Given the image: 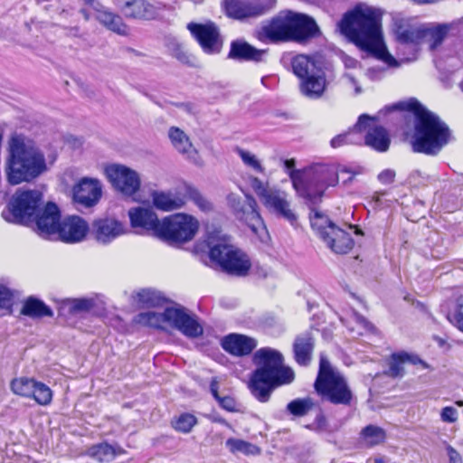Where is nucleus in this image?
Segmentation results:
<instances>
[{
	"label": "nucleus",
	"instance_id": "obj_1",
	"mask_svg": "<svg viewBox=\"0 0 463 463\" xmlns=\"http://www.w3.org/2000/svg\"><path fill=\"white\" fill-rule=\"evenodd\" d=\"M382 16L379 9L358 4L343 15L337 26L340 33L361 50L389 66L397 67L398 61L388 52L383 43Z\"/></svg>",
	"mask_w": 463,
	"mask_h": 463
},
{
	"label": "nucleus",
	"instance_id": "obj_2",
	"mask_svg": "<svg viewBox=\"0 0 463 463\" xmlns=\"http://www.w3.org/2000/svg\"><path fill=\"white\" fill-rule=\"evenodd\" d=\"M392 108L411 111L415 116L411 142L414 152L436 156L449 142L450 130L447 124L416 99L400 102Z\"/></svg>",
	"mask_w": 463,
	"mask_h": 463
},
{
	"label": "nucleus",
	"instance_id": "obj_3",
	"mask_svg": "<svg viewBox=\"0 0 463 463\" xmlns=\"http://www.w3.org/2000/svg\"><path fill=\"white\" fill-rule=\"evenodd\" d=\"M257 369L252 373L249 388L260 402L269 400L273 390L293 382V370L283 364L282 354L271 348H260L253 355Z\"/></svg>",
	"mask_w": 463,
	"mask_h": 463
},
{
	"label": "nucleus",
	"instance_id": "obj_4",
	"mask_svg": "<svg viewBox=\"0 0 463 463\" xmlns=\"http://www.w3.org/2000/svg\"><path fill=\"white\" fill-rule=\"evenodd\" d=\"M45 170V158L38 147L23 137L14 136L11 138L5 169L11 184L30 182Z\"/></svg>",
	"mask_w": 463,
	"mask_h": 463
},
{
	"label": "nucleus",
	"instance_id": "obj_5",
	"mask_svg": "<svg viewBox=\"0 0 463 463\" xmlns=\"http://www.w3.org/2000/svg\"><path fill=\"white\" fill-rule=\"evenodd\" d=\"M314 387L324 400L335 405H349L353 400V392L346 379L324 355L320 356Z\"/></svg>",
	"mask_w": 463,
	"mask_h": 463
},
{
	"label": "nucleus",
	"instance_id": "obj_6",
	"mask_svg": "<svg viewBox=\"0 0 463 463\" xmlns=\"http://www.w3.org/2000/svg\"><path fill=\"white\" fill-rule=\"evenodd\" d=\"M210 259L216 262L223 271L244 276L250 269L249 257L231 242V238L222 236L220 238H209Z\"/></svg>",
	"mask_w": 463,
	"mask_h": 463
},
{
	"label": "nucleus",
	"instance_id": "obj_7",
	"mask_svg": "<svg viewBox=\"0 0 463 463\" xmlns=\"http://www.w3.org/2000/svg\"><path fill=\"white\" fill-rule=\"evenodd\" d=\"M199 229V222L187 213H175L161 220L157 238L171 246L192 241Z\"/></svg>",
	"mask_w": 463,
	"mask_h": 463
},
{
	"label": "nucleus",
	"instance_id": "obj_8",
	"mask_svg": "<svg viewBox=\"0 0 463 463\" xmlns=\"http://www.w3.org/2000/svg\"><path fill=\"white\" fill-rule=\"evenodd\" d=\"M291 66L294 74L302 80V93L312 99L321 97L326 89L325 73L321 67L311 57L304 54L294 57Z\"/></svg>",
	"mask_w": 463,
	"mask_h": 463
},
{
	"label": "nucleus",
	"instance_id": "obj_9",
	"mask_svg": "<svg viewBox=\"0 0 463 463\" xmlns=\"http://www.w3.org/2000/svg\"><path fill=\"white\" fill-rule=\"evenodd\" d=\"M313 213L310 215L311 226L332 251L345 254L353 249L354 240L346 231L336 226L318 211Z\"/></svg>",
	"mask_w": 463,
	"mask_h": 463
},
{
	"label": "nucleus",
	"instance_id": "obj_10",
	"mask_svg": "<svg viewBox=\"0 0 463 463\" xmlns=\"http://www.w3.org/2000/svg\"><path fill=\"white\" fill-rule=\"evenodd\" d=\"M43 201V194L37 190L17 191L12 197L8 212L3 216L8 222L30 224Z\"/></svg>",
	"mask_w": 463,
	"mask_h": 463
},
{
	"label": "nucleus",
	"instance_id": "obj_11",
	"mask_svg": "<svg viewBox=\"0 0 463 463\" xmlns=\"http://www.w3.org/2000/svg\"><path fill=\"white\" fill-rule=\"evenodd\" d=\"M295 160L288 159L285 161V167L288 170H291L289 175L293 184L294 188L297 192L303 197L308 199L311 203H316L322 197L324 191L326 187L335 185L338 178L345 174H350V171L346 168H341L337 172L326 168L325 172L330 175V178H319L315 180V187L313 188V184H306L305 181L302 178V175L293 170L295 167Z\"/></svg>",
	"mask_w": 463,
	"mask_h": 463
},
{
	"label": "nucleus",
	"instance_id": "obj_12",
	"mask_svg": "<svg viewBox=\"0 0 463 463\" xmlns=\"http://www.w3.org/2000/svg\"><path fill=\"white\" fill-rule=\"evenodd\" d=\"M251 186L260 203L271 213L281 216L293 223L297 220L296 214L290 209L287 194L284 191L264 184L258 177L251 179Z\"/></svg>",
	"mask_w": 463,
	"mask_h": 463
},
{
	"label": "nucleus",
	"instance_id": "obj_13",
	"mask_svg": "<svg viewBox=\"0 0 463 463\" xmlns=\"http://www.w3.org/2000/svg\"><path fill=\"white\" fill-rule=\"evenodd\" d=\"M227 203L236 218L244 222L255 234L265 229L262 218L257 210L256 200L251 195L241 196L231 193L227 196Z\"/></svg>",
	"mask_w": 463,
	"mask_h": 463
},
{
	"label": "nucleus",
	"instance_id": "obj_14",
	"mask_svg": "<svg viewBox=\"0 0 463 463\" xmlns=\"http://www.w3.org/2000/svg\"><path fill=\"white\" fill-rule=\"evenodd\" d=\"M276 5L277 0H226L225 10L229 17L245 20L265 15Z\"/></svg>",
	"mask_w": 463,
	"mask_h": 463
},
{
	"label": "nucleus",
	"instance_id": "obj_15",
	"mask_svg": "<svg viewBox=\"0 0 463 463\" xmlns=\"http://www.w3.org/2000/svg\"><path fill=\"white\" fill-rule=\"evenodd\" d=\"M187 29L205 53L216 54L221 52L223 41L218 26L214 23L192 22L187 24Z\"/></svg>",
	"mask_w": 463,
	"mask_h": 463
},
{
	"label": "nucleus",
	"instance_id": "obj_16",
	"mask_svg": "<svg viewBox=\"0 0 463 463\" xmlns=\"http://www.w3.org/2000/svg\"><path fill=\"white\" fill-rule=\"evenodd\" d=\"M105 173L112 185L125 195L131 196L140 189L139 174L126 165H109L105 168Z\"/></svg>",
	"mask_w": 463,
	"mask_h": 463
},
{
	"label": "nucleus",
	"instance_id": "obj_17",
	"mask_svg": "<svg viewBox=\"0 0 463 463\" xmlns=\"http://www.w3.org/2000/svg\"><path fill=\"white\" fill-rule=\"evenodd\" d=\"M166 316L170 320V326L189 338H197L203 333V326L198 322L197 317L181 306L167 307Z\"/></svg>",
	"mask_w": 463,
	"mask_h": 463
},
{
	"label": "nucleus",
	"instance_id": "obj_18",
	"mask_svg": "<svg viewBox=\"0 0 463 463\" xmlns=\"http://www.w3.org/2000/svg\"><path fill=\"white\" fill-rule=\"evenodd\" d=\"M38 234L48 240H52L61 222V212L53 203H48L43 208L38 209L33 215Z\"/></svg>",
	"mask_w": 463,
	"mask_h": 463
},
{
	"label": "nucleus",
	"instance_id": "obj_19",
	"mask_svg": "<svg viewBox=\"0 0 463 463\" xmlns=\"http://www.w3.org/2000/svg\"><path fill=\"white\" fill-rule=\"evenodd\" d=\"M290 41L305 42L320 34L316 21L304 14L288 12Z\"/></svg>",
	"mask_w": 463,
	"mask_h": 463
},
{
	"label": "nucleus",
	"instance_id": "obj_20",
	"mask_svg": "<svg viewBox=\"0 0 463 463\" xmlns=\"http://www.w3.org/2000/svg\"><path fill=\"white\" fill-rule=\"evenodd\" d=\"M90 227L88 223L79 216H69L60 222L55 236L52 240H60L67 243L81 241L87 235Z\"/></svg>",
	"mask_w": 463,
	"mask_h": 463
},
{
	"label": "nucleus",
	"instance_id": "obj_21",
	"mask_svg": "<svg viewBox=\"0 0 463 463\" xmlns=\"http://www.w3.org/2000/svg\"><path fill=\"white\" fill-rule=\"evenodd\" d=\"M101 194L102 185L96 178L83 177L73 187L75 203L86 208L96 205Z\"/></svg>",
	"mask_w": 463,
	"mask_h": 463
},
{
	"label": "nucleus",
	"instance_id": "obj_22",
	"mask_svg": "<svg viewBox=\"0 0 463 463\" xmlns=\"http://www.w3.org/2000/svg\"><path fill=\"white\" fill-rule=\"evenodd\" d=\"M126 232V226L112 217L95 220L91 227V234L94 239L102 244L109 243Z\"/></svg>",
	"mask_w": 463,
	"mask_h": 463
},
{
	"label": "nucleus",
	"instance_id": "obj_23",
	"mask_svg": "<svg viewBox=\"0 0 463 463\" xmlns=\"http://www.w3.org/2000/svg\"><path fill=\"white\" fill-rule=\"evenodd\" d=\"M258 38L260 41L271 43L290 41L288 13L285 16H277L263 25L258 32Z\"/></svg>",
	"mask_w": 463,
	"mask_h": 463
},
{
	"label": "nucleus",
	"instance_id": "obj_24",
	"mask_svg": "<svg viewBox=\"0 0 463 463\" xmlns=\"http://www.w3.org/2000/svg\"><path fill=\"white\" fill-rule=\"evenodd\" d=\"M254 338L239 334H230L222 339V348L236 356H244L251 353L256 347Z\"/></svg>",
	"mask_w": 463,
	"mask_h": 463
},
{
	"label": "nucleus",
	"instance_id": "obj_25",
	"mask_svg": "<svg viewBox=\"0 0 463 463\" xmlns=\"http://www.w3.org/2000/svg\"><path fill=\"white\" fill-rule=\"evenodd\" d=\"M123 14L129 19L152 20L156 17V8L146 0H124L120 5Z\"/></svg>",
	"mask_w": 463,
	"mask_h": 463
},
{
	"label": "nucleus",
	"instance_id": "obj_26",
	"mask_svg": "<svg viewBox=\"0 0 463 463\" xmlns=\"http://www.w3.org/2000/svg\"><path fill=\"white\" fill-rule=\"evenodd\" d=\"M129 218L133 227H140L146 231H151L157 238L161 221L158 220L157 215L152 210L140 207L135 208L129 211Z\"/></svg>",
	"mask_w": 463,
	"mask_h": 463
},
{
	"label": "nucleus",
	"instance_id": "obj_27",
	"mask_svg": "<svg viewBox=\"0 0 463 463\" xmlns=\"http://www.w3.org/2000/svg\"><path fill=\"white\" fill-rule=\"evenodd\" d=\"M168 137L172 146L177 152L184 156L187 159L195 161L197 151L184 131L177 127H171L168 130Z\"/></svg>",
	"mask_w": 463,
	"mask_h": 463
},
{
	"label": "nucleus",
	"instance_id": "obj_28",
	"mask_svg": "<svg viewBox=\"0 0 463 463\" xmlns=\"http://www.w3.org/2000/svg\"><path fill=\"white\" fill-rule=\"evenodd\" d=\"M152 201L154 206L164 212H172L181 209L186 203L184 195L172 192H153Z\"/></svg>",
	"mask_w": 463,
	"mask_h": 463
},
{
	"label": "nucleus",
	"instance_id": "obj_29",
	"mask_svg": "<svg viewBox=\"0 0 463 463\" xmlns=\"http://www.w3.org/2000/svg\"><path fill=\"white\" fill-rule=\"evenodd\" d=\"M315 340L310 332H305L297 336L294 343V354L297 363L300 365H307L312 357Z\"/></svg>",
	"mask_w": 463,
	"mask_h": 463
},
{
	"label": "nucleus",
	"instance_id": "obj_30",
	"mask_svg": "<svg viewBox=\"0 0 463 463\" xmlns=\"http://www.w3.org/2000/svg\"><path fill=\"white\" fill-rule=\"evenodd\" d=\"M266 50H260L246 42L234 41L231 44L229 58L234 60L260 61Z\"/></svg>",
	"mask_w": 463,
	"mask_h": 463
},
{
	"label": "nucleus",
	"instance_id": "obj_31",
	"mask_svg": "<svg viewBox=\"0 0 463 463\" xmlns=\"http://www.w3.org/2000/svg\"><path fill=\"white\" fill-rule=\"evenodd\" d=\"M95 17L107 29L119 35H127L128 33V27L123 22L122 17L104 7L102 9L97 8Z\"/></svg>",
	"mask_w": 463,
	"mask_h": 463
},
{
	"label": "nucleus",
	"instance_id": "obj_32",
	"mask_svg": "<svg viewBox=\"0 0 463 463\" xmlns=\"http://www.w3.org/2000/svg\"><path fill=\"white\" fill-rule=\"evenodd\" d=\"M450 25L440 24L436 25H422L421 43L429 44L430 50L439 46L447 37Z\"/></svg>",
	"mask_w": 463,
	"mask_h": 463
},
{
	"label": "nucleus",
	"instance_id": "obj_33",
	"mask_svg": "<svg viewBox=\"0 0 463 463\" xmlns=\"http://www.w3.org/2000/svg\"><path fill=\"white\" fill-rule=\"evenodd\" d=\"M21 314L32 318L52 317L53 316L52 310L48 306L33 297H30L25 300Z\"/></svg>",
	"mask_w": 463,
	"mask_h": 463
},
{
	"label": "nucleus",
	"instance_id": "obj_34",
	"mask_svg": "<svg viewBox=\"0 0 463 463\" xmlns=\"http://www.w3.org/2000/svg\"><path fill=\"white\" fill-rule=\"evenodd\" d=\"M364 140L367 146L380 152L386 151L390 146L388 133L383 127H375L370 129L367 132Z\"/></svg>",
	"mask_w": 463,
	"mask_h": 463
},
{
	"label": "nucleus",
	"instance_id": "obj_35",
	"mask_svg": "<svg viewBox=\"0 0 463 463\" xmlns=\"http://www.w3.org/2000/svg\"><path fill=\"white\" fill-rule=\"evenodd\" d=\"M134 320L137 324L141 326L159 329H164L165 324L170 326V320L166 316V308L163 313H156L152 311L139 313L135 317Z\"/></svg>",
	"mask_w": 463,
	"mask_h": 463
},
{
	"label": "nucleus",
	"instance_id": "obj_36",
	"mask_svg": "<svg viewBox=\"0 0 463 463\" xmlns=\"http://www.w3.org/2000/svg\"><path fill=\"white\" fill-rule=\"evenodd\" d=\"M422 26L399 25L396 36L402 43H421Z\"/></svg>",
	"mask_w": 463,
	"mask_h": 463
},
{
	"label": "nucleus",
	"instance_id": "obj_37",
	"mask_svg": "<svg viewBox=\"0 0 463 463\" xmlns=\"http://www.w3.org/2000/svg\"><path fill=\"white\" fill-rule=\"evenodd\" d=\"M371 119L372 118L367 115L360 116L358 122L355 124L354 129L348 133L341 134V135L335 137L331 140V146L335 148V147H339L345 144L353 142V139L351 138V137L356 132H362V131L365 130L366 126Z\"/></svg>",
	"mask_w": 463,
	"mask_h": 463
},
{
	"label": "nucleus",
	"instance_id": "obj_38",
	"mask_svg": "<svg viewBox=\"0 0 463 463\" xmlns=\"http://www.w3.org/2000/svg\"><path fill=\"white\" fill-rule=\"evenodd\" d=\"M409 354L402 352L398 354H392L389 360V369L385 372V374L392 378H401L404 375V364L407 363Z\"/></svg>",
	"mask_w": 463,
	"mask_h": 463
},
{
	"label": "nucleus",
	"instance_id": "obj_39",
	"mask_svg": "<svg viewBox=\"0 0 463 463\" xmlns=\"http://www.w3.org/2000/svg\"><path fill=\"white\" fill-rule=\"evenodd\" d=\"M185 197L193 201L202 212L209 213L213 211V204L212 202L201 194L197 188L190 184H186L184 186V198Z\"/></svg>",
	"mask_w": 463,
	"mask_h": 463
},
{
	"label": "nucleus",
	"instance_id": "obj_40",
	"mask_svg": "<svg viewBox=\"0 0 463 463\" xmlns=\"http://www.w3.org/2000/svg\"><path fill=\"white\" fill-rule=\"evenodd\" d=\"M36 381L31 378L20 377L15 378L11 382V390L14 393L24 396L32 397L33 388L35 387Z\"/></svg>",
	"mask_w": 463,
	"mask_h": 463
},
{
	"label": "nucleus",
	"instance_id": "obj_41",
	"mask_svg": "<svg viewBox=\"0 0 463 463\" xmlns=\"http://www.w3.org/2000/svg\"><path fill=\"white\" fill-rule=\"evenodd\" d=\"M364 439L370 446L378 445L384 441L386 434L383 429L374 425H368L361 432Z\"/></svg>",
	"mask_w": 463,
	"mask_h": 463
},
{
	"label": "nucleus",
	"instance_id": "obj_42",
	"mask_svg": "<svg viewBox=\"0 0 463 463\" xmlns=\"http://www.w3.org/2000/svg\"><path fill=\"white\" fill-rule=\"evenodd\" d=\"M315 403L309 397L304 399H296L290 402L287 409L294 416L302 417L308 413L314 407Z\"/></svg>",
	"mask_w": 463,
	"mask_h": 463
},
{
	"label": "nucleus",
	"instance_id": "obj_43",
	"mask_svg": "<svg viewBox=\"0 0 463 463\" xmlns=\"http://www.w3.org/2000/svg\"><path fill=\"white\" fill-rule=\"evenodd\" d=\"M226 446L233 453L241 452L246 455H254L259 452V449L255 445L239 439H228Z\"/></svg>",
	"mask_w": 463,
	"mask_h": 463
},
{
	"label": "nucleus",
	"instance_id": "obj_44",
	"mask_svg": "<svg viewBox=\"0 0 463 463\" xmlns=\"http://www.w3.org/2000/svg\"><path fill=\"white\" fill-rule=\"evenodd\" d=\"M137 298L139 303L146 307L160 306L164 302V298L160 293L152 289H142L137 294Z\"/></svg>",
	"mask_w": 463,
	"mask_h": 463
},
{
	"label": "nucleus",
	"instance_id": "obj_45",
	"mask_svg": "<svg viewBox=\"0 0 463 463\" xmlns=\"http://www.w3.org/2000/svg\"><path fill=\"white\" fill-rule=\"evenodd\" d=\"M89 454L99 461H109L114 458L113 448L107 444L101 443L91 447Z\"/></svg>",
	"mask_w": 463,
	"mask_h": 463
},
{
	"label": "nucleus",
	"instance_id": "obj_46",
	"mask_svg": "<svg viewBox=\"0 0 463 463\" xmlns=\"http://www.w3.org/2000/svg\"><path fill=\"white\" fill-rule=\"evenodd\" d=\"M32 397L40 405H47L52 402V392L51 389L43 383L36 382Z\"/></svg>",
	"mask_w": 463,
	"mask_h": 463
},
{
	"label": "nucleus",
	"instance_id": "obj_47",
	"mask_svg": "<svg viewBox=\"0 0 463 463\" xmlns=\"http://www.w3.org/2000/svg\"><path fill=\"white\" fill-rule=\"evenodd\" d=\"M196 418L189 413H184L180 415L177 420L174 422V428L181 432L188 433L191 431L193 427L196 424Z\"/></svg>",
	"mask_w": 463,
	"mask_h": 463
},
{
	"label": "nucleus",
	"instance_id": "obj_48",
	"mask_svg": "<svg viewBox=\"0 0 463 463\" xmlns=\"http://www.w3.org/2000/svg\"><path fill=\"white\" fill-rule=\"evenodd\" d=\"M237 153L246 165L251 167L259 173H263L264 168L255 155L241 148H237Z\"/></svg>",
	"mask_w": 463,
	"mask_h": 463
},
{
	"label": "nucleus",
	"instance_id": "obj_49",
	"mask_svg": "<svg viewBox=\"0 0 463 463\" xmlns=\"http://www.w3.org/2000/svg\"><path fill=\"white\" fill-rule=\"evenodd\" d=\"M13 306V293L4 285H0V308L11 311Z\"/></svg>",
	"mask_w": 463,
	"mask_h": 463
},
{
	"label": "nucleus",
	"instance_id": "obj_50",
	"mask_svg": "<svg viewBox=\"0 0 463 463\" xmlns=\"http://www.w3.org/2000/svg\"><path fill=\"white\" fill-rule=\"evenodd\" d=\"M440 418L444 422L453 423L458 419V411L451 406L444 407L440 412Z\"/></svg>",
	"mask_w": 463,
	"mask_h": 463
},
{
	"label": "nucleus",
	"instance_id": "obj_51",
	"mask_svg": "<svg viewBox=\"0 0 463 463\" xmlns=\"http://www.w3.org/2000/svg\"><path fill=\"white\" fill-rule=\"evenodd\" d=\"M445 449L449 458V463H463L462 457L456 449L449 444H447Z\"/></svg>",
	"mask_w": 463,
	"mask_h": 463
},
{
	"label": "nucleus",
	"instance_id": "obj_52",
	"mask_svg": "<svg viewBox=\"0 0 463 463\" xmlns=\"http://www.w3.org/2000/svg\"><path fill=\"white\" fill-rule=\"evenodd\" d=\"M220 406L228 411H236V402L231 396H223L218 402Z\"/></svg>",
	"mask_w": 463,
	"mask_h": 463
},
{
	"label": "nucleus",
	"instance_id": "obj_53",
	"mask_svg": "<svg viewBox=\"0 0 463 463\" xmlns=\"http://www.w3.org/2000/svg\"><path fill=\"white\" fill-rule=\"evenodd\" d=\"M92 306L90 300L88 299H75L72 303L71 309L75 312L77 311H86L89 310Z\"/></svg>",
	"mask_w": 463,
	"mask_h": 463
},
{
	"label": "nucleus",
	"instance_id": "obj_54",
	"mask_svg": "<svg viewBox=\"0 0 463 463\" xmlns=\"http://www.w3.org/2000/svg\"><path fill=\"white\" fill-rule=\"evenodd\" d=\"M173 55L183 63L190 62V55L180 45L174 50Z\"/></svg>",
	"mask_w": 463,
	"mask_h": 463
},
{
	"label": "nucleus",
	"instance_id": "obj_55",
	"mask_svg": "<svg viewBox=\"0 0 463 463\" xmlns=\"http://www.w3.org/2000/svg\"><path fill=\"white\" fill-rule=\"evenodd\" d=\"M395 177V172L390 169L384 170L379 174L378 178L383 184H391Z\"/></svg>",
	"mask_w": 463,
	"mask_h": 463
},
{
	"label": "nucleus",
	"instance_id": "obj_56",
	"mask_svg": "<svg viewBox=\"0 0 463 463\" xmlns=\"http://www.w3.org/2000/svg\"><path fill=\"white\" fill-rule=\"evenodd\" d=\"M345 78L348 80V82L354 88L355 94L362 93L363 90L359 85L357 80L350 73H345Z\"/></svg>",
	"mask_w": 463,
	"mask_h": 463
},
{
	"label": "nucleus",
	"instance_id": "obj_57",
	"mask_svg": "<svg viewBox=\"0 0 463 463\" xmlns=\"http://www.w3.org/2000/svg\"><path fill=\"white\" fill-rule=\"evenodd\" d=\"M456 319L458 328L463 332V299L458 305Z\"/></svg>",
	"mask_w": 463,
	"mask_h": 463
},
{
	"label": "nucleus",
	"instance_id": "obj_58",
	"mask_svg": "<svg viewBox=\"0 0 463 463\" xmlns=\"http://www.w3.org/2000/svg\"><path fill=\"white\" fill-rule=\"evenodd\" d=\"M343 62L345 66V68H348V69H354V68H356V66L358 65V61L350 57V56H347V55H345L343 57Z\"/></svg>",
	"mask_w": 463,
	"mask_h": 463
},
{
	"label": "nucleus",
	"instance_id": "obj_59",
	"mask_svg": "<svg viewBox=\"0 0 463 463\" xmlns=\"http://www.w3.org/2000/svg\"><path fill=\"white\" fill-rule=\"evenodd\" d=\"M407 363L413 364H420L424 368L428 367L427 364L425 362H423L421 359H420L417 356H413V355H410V354H409V358L407 359Z\"/></svg>",
	"mask_w": 463,
	"mask_h": 463
},
{
	"label": "nucleus",
	"instance_id": "obj_60",
	"mask_svg": "<svg viewBox=\"0 0 463 463\" xmlns=\"http://www.w3.org/2000/svg\"><path fill=\"white\" fill-rule=\"evenodd\" d=\"M358 322L367 330H373V325L368 322L364 317H358Z\"/></svg>",
	"mask_w": 463,
	"mask_h": 463
},
{
	"label": "nucleus",
	"instance_id": "obj_61",
	"mask_svg": "<svg viewBox=\"0 0 463 463\" xmlns=\"http://www.w3.org/2000/svg\"><path fill=\"white\" fill-rule=\"evenodd\" d=\"M86 5H90L96 12L97 8L102 9L103 6L97 0H83Z\"/></svg>",
	"mask_w": 463,
	"mask_h": 463
},
{
	"label": "nucleus",
	"instance_id": "obj_62",
	"mask_svg": "<svg viewBox=\"0 0 463 463\" xmlns=\"http://www.w3.org/2000/svg\"><path fill=\"white\" fill-rule=\"evenodd\" d=\"M212 421H213V422H218V423H221V424H223V425H226V426H228V425H229V424L227 423V421H226L223 418H222V417H220V416H213V417H212Z\"/></svg>",
	"mask_w": 463,
	"mask_h": 463
},
{
	"label": "nucleus",
	"instance_id": "obj_63",
	"mask_svg": "<svg viewBox=\"0 0 463 463\" xmlns=\"http://www.w3.org/2000/svg\"><path fill=\"white\" fill-rule=\"evenodd\" d=\"M219 390V383L216 378H213L210 384V391Z\"/></svg>",
	"mask_w": 463,
	"mask_h": 463
},
{
	"label": "nucleus",
	"instance_id": "obj_64",
	"mask_svg": "<svg viewBox=\"0 0 463 463\" xmlns=\"http://www.w3.org/2000/svg\"><path fill=\"white\" fill-rule=\"evenodd\" d=\"M80 13L82 14L83 18L86 20V21H89L90 19V13L88 12L87 9H80Z\"/></svg>",
	"mask_w": 463,
	"mask_h": 463
}]
</instances>
